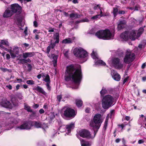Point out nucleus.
<instances>
[{
  "instance_id": "1",
  "label": "nucleus",
  "mask_w": 146,
  "mask_h": 146,
  "mask_svg": "<svg viewBox=\"0 0 146 146\" xmlns=\"http://www.w3.org/2000/svg\"><path fill=\"white\" fill-rule=\"evenodd\" d=\"M82 78V74L80 65L76 67L71 65L67 67L65 80L66 81L70 80L74 83L75 86L72 87V88L76 89L78 88Z\"/></svg>"
},
{
  "instance_id": "2",
  "label": "nucleus",
  "mask_w": 146,
  "mask_h": 146,
  "mask_svg": "<svg viewBox=\"0 0 146 146\" xmlns=\"http://www.w3.org/2000/svg\"><path fill=\"white\" fill-rule=\"evenodd\" d=\"M74 55L78 59L84 60L88 56V53L86 51L80 47H76L73 50Z\"/></svg>"
},
{
  "instance_id": "3",
  "label": "nucleus",
  "mask_w": 146,
  "mask_h": 146,
  "mask_svg": "<svg viewBox=\"0 0 146 146\" xmlns=\"http://www.w3.org/2000/svg\"><path fill=\"white\" fill-rule=\"evenodd\" d=\"M114 98L110 95H107L103 96L102 100V105L103 108L108 109L113 105Z\"/></svg>"
},
{
  "instance_id": "4",
  "label": "nucleus",
  "mask_w": 146,
  "mask_h": 146,
  "mask_svg": "<svg viewBox=\"0 0 146 146\" xmlns=\"http://www.w3.org/2000/svg\"><path fill=\"white\" fill-rule=\"evenodd\" d=\"M61 114L62 116L68 118L73 117L76 115L74 110L68 106H65L62 109Z\"/></svg>"
},
{
  "instance_id": "5",
  "label": "nucleus",
  "mask_w": 146,
  "mask_h": 146,
  "mask_svg": "<svg viewBox=\"0 0 146 146\" xmlns=\"http://www.w3.org/2000/svg\"><path fill=\"white\" fill-rule=\"evenodd\" d=\"M94 121H91L90 123V126L93 129L94 132L98 130L100 128V114H96L93 118Z\"/></svg>"
},
{
  "instance_id": "6",
  "label": "nucleus",
  "mask_w": 146,
  "mask_h": 146,
  "mask_svg": "<svg viewBox=\"0 0 146 146\" xmlns=\"http://www.w3.org/2000/svg\"><path fill=\"white\" fill-rule=\"evenodd\" d=\"M135 58V54L131 52H126L123 58V62L126 64H129L132 62Z\"/></svg>"
},
{
  "instance_id": "7",
  "label": "nucleus",
  "mask_w": 146,
  "mask_h": 146,
  "mask_svg": "<svg viewBox=\"0 0 146 146\" xmlns=\"http://www.w3.org/2000/svg\"><path fill=\"white\" fill-rule=\"evenodd\" d=\"M113 36L109 30L106 29L104 30H101V39L109 40Z\"/></svg>"
},
{
  "instance_id": "8",
  "label": "nucleus",
  "mask_w": 146,
  "mask_h": 146,
  "mask_svg": "<svg viewBox=\"0 0 146 146\" xmlns=\"http://www.w3.org/2000/svg\"><path fill=\"white\" fill-rule=\"evenodd\" d=\"M79 134L81 137L89 139H93L95 135V134L92 135L88 131L85 129L80 130L79 131Z\"/></svg>"
},
{
  "instance_id": "9",
  "label": "nucleus",
  "mask_w": 146,
  "mask_h": 146,
  "mask_svg": "<svg viewBox=\"0 0 146 146\" xmlns=\"http://www.w3.org/2000/svg\"><path fill=\"white\" fill-rule=\"evenodd\" d=\"M32 127L31 123L29 122H25L20 125H17L16 129L19 130L30 129Z\"/></svg>"
},
{
  "instance_id": "10",
  "label": "nucleus",
  "mask_w": 146,
  "mask_h": 146,
  "mask_svg": "<svg viewBox=\"0 0 146 146\" xmlns=\"http://www.w3.org/2000/svg\"><path fill=\"white\" fill-rule=\"evenodd\" d=\"M20 48L17 46H15L13 49L11 48L10 51V53L12 58H14L17 57L19 52Z\"/></svg>"
},
{
  "instance_id": "11",
  "label": "nucleus",
  "mask_w": 146,
  "mask_h": 146,
  "mask_svg": "<svg viewBox=\"0 0 146 146\" xmlns=\"http://www.w3.org/2000/svg\"><path fill=\"white\" fill-rule=\"evenodd\" d=\"M0 104L3 107L6 108H11L13 107L12 104L7 100L6 98H4L2 99Z\"/></svg>"
},
{
  "instance_id": "12",
  "label": "nucleus",
  "mask_w": 146,
  "mask_h": 146,
  "mask_svg": "<svg viewBox=\"0 0 146 146\" xmlns=\"http://www.w3.org/2000/svg\"><path fill=\"white\" fill-rule=\"evenodd\" d=\"M91 56L92 58L95 60L94 65L96 66H100V58L98 57L96 52L93 51L91 54Z\"/></svg>"
},
{
  "instance_id": "13",
  "label": "nucleus",
  "mask_w": 146,
  "mask_h": 146,
  "mask_svg": "<svg viewBox=\"0 0 146 146\" xmlns=\"http://www.w3.org/2000/svg\"><path fill=\"white\" fill-rule=\"evenodd\" d=\"M10 9L14 14L17 12H20L21 8L18 4L15 3L11 5Z\"/></svg>"
},
{
  "instance_id": "14",
  "label": "nucleus",
  "mask_w": 146,
  "mask_h": 146,
  "mask_svg": "<svg viewBox=\"0 0 146 146\" xmlns=\"http://www.w3.org/2000/svg\"><path fill=\"white\" fill-rule=\"evenodd\" d=\"M119 59L117 58H115L113 60V63L114 67L118 69H120L123 67L122 64H119Z\"/></svg>"
},
{
  "instance_id": "15",
  "label": "nucleus",
  "mask_w": 146,
  "mask_h": 146,
  "mask_svg": "<svg viewBox=\"0 0 146 146\" xmlns=\"http://www.w3.org/2000/svg\"><path fill=\"white\" fill-rule=\"evenodd\" d=\"M13 14L10 8H8L4 12L3 17L4 18L9 17H11Z\"/></svg>"
},
{
  "instance_id": "16",
  "label": "nucleus",
  "mask_w": 146,
  "mask_h": 146,
  "mask_svg": "<svg viewBox=\"0 0 146 146\" xmlns=\"http://www.w3.org/2000/svg\"><path fill=\"white\" fill-rule=\"evenodd\" d=\"M120 37L125 41H127L129 39V31H125L121 34Z\"/></svg>"
},
{
  "instance_id": "17",
  "label": "nucleus",
  "mask_w": 146,
  "mask_h": 146,
  "mask_svg": "<svg viewBox=\"0 0 146 146\" xmlns=\"http://www.w3.org/2000/svg\"><path fill=\"white\" fill-rule=\"evenodd\" d=\"M126 21L125 20H122L119 21V24L117 26L118 30H120L124 27L125 25L126 24Z\"/></svg>"
},
{
  "instance_id": "18",
  "label": "nucleus",
  "mask_w": 146,
  "mask_h": 146,
  "mask_svg": "<svg viewBox=\"0 0 146 146\" xmlns=\"http://www.w3.org/2000/svg\"><path fill=\"white\" fill-rule=\"evenodd\" d=\"M74 127V124L71 123L69 124L66 125L65 127L68 132V134L70 133L71 130L73 129Z\"/></svg>"
},
{
  "instance_id": "19",
  "label": "nucleus",
  "mask_w": 146,
  "mask_h": 146,
  "mask_svg": "<svg viewBox=\"0 0 146 146\" xmlns=\"http://www.w3.org/2000/svg\"><path fill=\"white\" fill-rule=\"evenodd\" d=\"M136 35L135 32L133 31H132L130 32H129V38L132 40H135Z\"/></svg>"
},
{
  "instance_id": "20",
  "label": "nucleus",
  "mask_w": 146,
  "mask_h": 146,
  "mask_svg": "<svg viewBox=\"0 0 146 146\" xmlns=\"http://www.w3.org/2000/svg\"><path fill=\"white\" fill-rule=\"evenodd\" d=\"M35 54V53L33 52L23 53V57L24 58H26L28 57L33 56Z\"/></svg>"
},
{
  "instance_id": "21",
  "label": "nucleus",
  "mask_w": 146,
  "mask_h": 146,
  "mask_svg": "<svg viewBox=\"0 0 146 146\" xmlns=\"http://www.w3.org/2000/svg\"><path fill=\"white\" fill-rule=\"evenodd\" d=\"M75 39L74 37L72 38H68L63 40L62 41V43L64 44H69L72 43Z\"/></svg>"
},
{
  "instance_id": "22",
  "label": "nucleus",
  "mask_w": 146,
  "mask_h": 146,
  "mask_svg": "<svg viewBox=\"0 0 146 146\" xmlns=\"http://www.w3.org/2000/svg\"><path fill=\"white\" fill-rule=\"evenodd\" d=\"M33 89L34 90H36L38 92L44 95H46V92L44 91V90L39 86H37L36 87L34 88Z\"/></svg>"
},
{
  "instance_id": "23",
  "label": "nucleus",
  "mask_w": 146,
  "mask_h": 146,
  "mask_svg": "<svg viewBox=\"0 0 146 146\" xmlns=\"http://www.w3.org/2000/svg\"><path fill=\"white\" fill-rule=\"evenodd\" d=\"M113 77L115 80L119 81L120 80L121 77L120 75L116 72L113 74Z\"/></svg>"
},
{
  "instance_id": "24",
  "label": "nucleus",
  "mask_w": 146,
  "mask_h": 146,
  "mask_svg": "<svg viewBox=\"0 0 146 146\" xmlns=\"http://www.w3.org/2000/svg\"><path fill=\"white\" fill-rule=\"evenodd\" d=\"M80 140L82 146H90L91 145V143L90 142L86 141L83 140Z\"/></svg>"
},
{
  "instance_id": "25",
  "label": "nucleus",
  "mask_w": 146,
  "mask_h": 146,
  "mask_svg": "<svg viewBox=\"0 0 146 146\" xmlns=\"http://www.w3.org/2000/svg\"><path fill=\"white\" fill-rule=\"evenodd\" d=\"M53 37L54 39L55 40L54 43H55V44L56 45V44L58 43L59 42V34L58 33H55L53 36Z\"/></svg>"
},
{
  "instance_id": "26",
  "label": "nucleus",
  "mask_w": 146,
  "mask_h": 146,
  "mask_svg": "<svg viewBox=\"0 0 146 146\" xmlns=\"http://www.w3.org/2000/svg\"><path fill=\"white\" fill-rule=\"evenodd\" d=\"M80 16L76 13H72L70 15V17L72 19L79 18Z\"/></svg>"
},
{
  "instance_id": "27",
  "label": "nucleus",
  "mask_w": 146,
  "mask_h": 146,
  "mask_svg": "<svg viewBox=\"0 0 146 146\" xmlns=\"http://www.w3.org/2000/svg\"><path fill=\"white\" fill-rule=\"evenodd\" d=\"M55 46V43H53L51 41V43L50 45L47 47V52L49 53L50 50L51 48H53Z\"/></svg>"
},
{
  "instance_id": "28",
  "label": "nucleus",
  "mask_w": 146,
  "mask_h": 146,
  "mask_svg": "<svg viewBox=\"0 0 146 146\" xmlns=\"http://www.w3.org/2000/svg\"><path fill=\"white\" fill-rule=\"evenodd\" d=\"M52 57L53 58V60L52 62L54 66H55L56 65L57 59L58 57V56L57 55L53 54Z\"/></svg>"
},
{
  "instance_id": "29",
  "label": "nucleus",
  "mask_w": 146,
  "mask_h": 146,
  "mask_svg": "<svg viewBox=\"0 0 146 146\" xmlns=\"http://www.w3.org/2000/svg\"><path fill=\"white\" fill-rule=\"evenodd\" d=\"M44 81L46 82V83H50V77L48 75L46 74L44 76Z\"/></svg>"
},
{
  "instance_id": "30",
  "label": "nucleus",
  "mask_w": 146,
  "mask_h": 146,
  "mask_svg": "<svg viewBox=\"0 0 146 146\" xmlns=\"http://www.w3.org/2000/svg\"><path fill=\"white\" fill-rule=\"evenodd\" d=\"M22 18L21 17H18L17 19V25L20 26L24 25V24L22 23Z\"/></svg>"
},
{
  "instance_id": "31",
  "label": "nucleus",
  "mask_w": 146,
  "mask_h": 146,
  "mask_svg": "<svg viewBox=\"0 0 146 146\" xmlns=\"http://www.w3.org/2000/svg\"><path fill=\"white\" fill-rule=\"evenodd\" d=\"M0 43L1 45H3L7 46H9V43L7 40H3L1 41Z\"/></svg>"
},
{
  "instance_id": "32",
  "label": "nucleus",
  "mask_w": 146,
  "mask_h": 146,
  "mask_svg": "<svg viewBox=\"0 0 146 146\" xmlns=\"http://www.w3.org/2000/svg\"><path fill=\"white\" fill-rule=\"evenodd\" d=\"M108 119L107 118H106L104 122V126L103 128V132L104 131V132H105L106 131L108 125Z\"/></svg>"
},
{
  "instance_id": "33",
  "label": "nucleus",
  "mask_w": 146,
  "mask_h": 146,
  "mask_svg": "<svg viewBox=\"0 0 146 146\" xmlns=\"http://www.w3.org/2000/svg\"><path fill=\"white\" fill-rule=\"evenodd\" d=\"M76 104L78 107H80L82 105V102L81 100H76Z\"/></svg>"
},
{
  "instance_id": "34",
  "label": "nucleus",
  "mask_w": 146,
  "mask_h": 146,
  "mask_svg": "<svg viewBox=\"0 0 146 146\" xmlns=\"http://www.w3.org/2000/svg\"><path fill=\"white\" fill-rule=\"evenodd\" d=\"M108 93L107 90L105 88L103 87L102 90H101V95L103 96L105 94H106Z\"/></svg>"
},
{
  "instance_id": "35",
  "label": "nucleus",
  "mask_w": 146,
  "mask_h": 146,
  "mask_svg": "<svg viewBox=\"0 0 146 146\" xmlns=\"http://www.w3.org/2000/svg\"><path fill=\"white\" fill-rule=\"evenodd\" d=\"M25 110H27L29 112H32V110L31 109V107L27 104H25Z\"/></svg>"
},
{
  "instance_id": "36",
  "label": "nucleus",
  "mask_w": 146,
  "mask_h": 146,
  "mask_svg": "<svg viewBox=\"0 0 146 146\" xmlns=\"http://www.w3.org/2000/svg\"><path fill=\"white\" fill-rule=\"evenodd\" d=\"M41 123L36 122H35L34 124L35 127L37 128H41Z\"/></svg>"
},
{
  "instance_id": "37",
  "label": "nucleus",
  "mask_w": 146,
  "mask_h": 146,
  "mask_svg": "<svg viewBox=\"0 0 146 146\" xmlns=\"http://www.w3.org/2000/svg\"><path fill=\"white\" fill-rule=\"evenodd\" d=\"M118 9L117 8L115 7L113 8V13L114 17L116 16L117 14Z\"/></svg>"
},
{
  "instance_id": "38",
  "label": "nucleus",
  "mask_w": 146,
  "mask_h": 146,
  "mask_svg": "<svg viewBox=\"0 0 146 146\" xmlns=\"http://www.w3.org/2000/svg\"><path fill=\"white\" fill-rule=\"evenodd\" d=\"M100 17V15H98L94 16L91 18V19L92 20H97L98 19H99Z\"/></svg>"
},
{
  "instance_id": "39",
  "label": "nucleus",
  "mask_w": 146,
  "mask_h": 146,
  "mask_svg": "<svg viewBox=\"0 0 146 146\" xmlns=\"http://www.w3.org/2000/svg\"><path fill=\"white\" fill-rule=\"evenodd\" d=\"M89 20L86 18H85L81 20L80 21H77L76 22V23H78L80 22H88Z\"/></svg>"
},
{
  "instance_id": "40",
  "label": "nucleus",
  "mask_w": 146,
  "mask_h": 146,
  "mask_svg": "<svg viewBox=\"0 0 146 146\" xmlns=\"http://www.w3.org/2000/svg\"><path fill=\"white\" fill-rule=\"evenodd\" d=\"M97 30L96 28L92 29L88 32V33L90 34H94V33L95 31H97Z\"/></svg>"
},
{
  "instance_id": "41",
  "label": "nucleus",
  "mask_w": 146,
  "mask_h": 146,
  "mask_svg": "<svg viewBox=\"0 0 146 146\" xmlns=\"http://www.w3.org/2000/svg\"><path fill=\"white\" fill-rule=\"evenodd\" d=\"M12 102L13 106H17L18 105V101L17 100H12Z\"/></svg>"
},
{
  "instance_id": "42",
  "label": "nucleus",
  "mask_w": 146,
  "mask_h": 146,
  "mask_svg": "<svg viewBox=\"0 0 146 146\" xmlns=\"http://www.w3.org/2000/svg\"><path fill=\"white\" fill-rule=\"evenodd\" d=\"M26 83L29 85H33L35 84L34 81L32 80H27L26 82Z\"/></svg>"
},
{
  "instance_id": "43",
  "label": "nucleus",
  "mask_w": 146,
  "mask_h": 146,
  "mask_svg": "<svg viewBox=\"0 0 146 146\" xmlns=\"http://www.w3.org/2000/svg\"><path fill=\"white\" fill-rule=\"evenodd\" d=\"M25 58H22L21 59L19 60V61L18 62L19 64H24L26 63V59H25Z\"/></svg>"
},
{
  "instance_id": "44",
  "label": "nucleus",
  "mask_w": 146,
  "mask_h": 146,
  "mask_svg": "<svg viewBox=\"0 0 146 146\" xmlns=\"http://www.w3.org/2000/svg\"><path fill=\"white\" fill-rule=\"evenodd\" d=\"M41 128H42L44 129H45L48 128V126L46 124H45L44 123H41Z\"/></svg>"
},
{
  "instance_id": "45",
  "label": "nucleus",
  "mask_w": 146,
  "mask_h": 146,
  "mask_svg": "<svg viewBox=\"0 0 146 146\" xmlns=\"http://www.w3.org/2000/svg\"><path fill=\"white\" fill-rule=\"evenodd\" d=\"M95 35L99 39L100 38V31L99 30L97 31L95 34Z\"/></svg>"
},
{
  "instance_id": "46",
  "label": "nucleus",
  "mask_w": 146,
  "mask_h": 146,
  "mask_svg": "<svg viewBox=\"0 0 146 146\" xmlns=\"http://www.w3.org/2000/svg\"><path fill=\"white\" fill-rule=\"evenodd\" d=\"M11 123H12L15 124L18 123V121L17 120L13 118L11 119Z\"/></svg>"
},
{
  "instance_id": "47",
  "label": "nucleus",
  "mask_w": 146,
  "mask_h": 146,
  "mask_svg": "<svg viewBox=\"0 0 146 146\" xmlns=\"http://www.w3.org/2000/svg\"><path fill=\"white\" fill-rule=\"evenodd\" d=\"M11 47H10L9 49H8L7 48H5V47H4L3 46V47H2L1 49H3L5 50L6 51H8V52H9L10 53V51L11 50Z\"/></svg>"
},
{
  "instance_id": "48",
  "label": "nucleus",
  "mask_w": 146,
  "mask_h": 146,
  "mask_svg": "<svg viewBox=\"0 0 146 146\" xmlns=\"http://www.w3.org/2000/svg\"><path fill=\"white\" fill-rule=\"evenodd\" d=\"M23 82V80L21 79H16L15 80L14 82H18L21 83Z\"/></svg>"
},
{
  "instance_id": "49",
  "label": "nucleus",
  "mask_w": 146,
  "mask_h": 146,
  "mask_svg": "<svg viewBox=\"0 0 146 146\" xmlns=\"http://www.w3.org/2000/svg\"><path fill=\"white\" fill-rule=\"evenodd\" d=\"M144 31V29L143 27L140 28L138 30V32L142 34Z\"/></svg>"
},
{
  "instance_id": "50",
  "label": "nucleus",
  "mask_w": 146,
  "mask_h": 146,
  "mask_svg": "<svg viewBox=\"0 0 146 146\" xmlns=\"http://www.w3.org/2000/svg\"><path fill=\"white\" fill-rule=\"evenodd\" d=\"M62 96L61 95H59L57 96V100L59 101V102H60L61 101V100L62 99Z\"/></svg>"
},
{
  "instance_id": "51",
  "label": "nucleus",
  "mask_w": 146,
  "mask_h": 146,
  "mask_svg": "<svg viewBox=\"0 0 146 146\" xmlns=\"http://www.w3.org/2000/svg\"><path fill=\"white\" fill-rule=\"evenodd\" d=\"M50 84V83H48L46 84V85L47 87V88L49 91H50L51 89V87L49 85Z\"/></svg>"
},
{
  "instance_id": "52",
  "label": "nucleus",
  "mask_w": 146,
  "mask_h": 146,
  "mask_svg": "<svg viewBox=\"0 0 146 146\" xmlns=\"http://www.w3.org/2000/svg\"><path fill=\"white\" fill-rule=\"evenodd\" d=\"M129 77L128 76H127L124 79L123 82V84H124L129 79Z\"/></svg>"
},
{
  "instance_id": "53",
  "label": "nucleus",
  "mask_w": 146,
  "mask_h": 146,
  "mask_svg": "<svg viewBox=\"0 0 146 146\" xmlns=\"http://www.w3.org/2000/svg\"><path fill=\"white\" fill-rule=\"evenodd\" d=\"M117 126L119 127H121V128L122 129L124 127V125L123 124H118V125Z\"/></svg>"
},
{
  "instance_id": "54",
  "label": "nucleus",
  "mask_w": 146,
  "mask_h": 146,
  "mask_svg": "<svg viewBox=\"0 0 146 146\" xmlns=\"http://www.w3.org/2000/svg\"><path fill=\"white\" fill-rule=\"evenodd\" d=\"M68 50H67L64 53V55L65 57H68Z\"/></svg>"
},
{
  "instance_id": "55",
  "label": "nucleus",
  "mask_w": 146,
  "mask_h": 146,
  "mask_svg": "<svg viewBox=\"0 0 146 146\" xmlns=\"http://www.w3.org/2000/svg\"><path fill=\"white\" fill-rule=\"evenodd\" d=\"M40 38L39 36L37 34H35V38L36 40H37L38 39Z\"/></svg>"
},
{
  "instance_id": "56",
  "label": "nucleus",
  "mask_w": 146,
  "mask_h": 146,
  "mask_svg": "<svg viewBox=\"0 0 146 146\" xmlns=\"http://www.w3.org/2000/svg\"><path fill=\"white\" fill-rule=\"evenodd\" d=\"M118 13L119 14H124L125 13V12L124 11H119L118 12Z\"/></svg>"
},
{
  "instance_id": "57",
  "label": "nucleus",
  "mask_w": 146,
  "mask_h": 146,
  "mask_svg": "<svg viewBox=\"0 0 146 146\" xmlns=\"http://www.w3.org/2000/svg\"><path fill=\"white\" fill-rule=\"evenodd\" d=\"M33 25L35 27H37L38 26L37 23L36 21H34Z\"/></svg>"
},
{
  "instance_id": "58",
  "label": "nucleus",
  "mask_w": 146,
  "mask_h": 146,
  "mask_svg": "<svg viewBox=\"0 0 146 146\" xmlns=\"http://www.w3.org/2000/svg\"><path fill=\"white\" fill-rule=\"evenodd\" d=\"M144 142V141L143 140L140 139L138 141V143L139 144L142 143Z\"/></svg>"
},
{
  "instance_id": "59",
  "label": "nucleus",
  "mask_w": 146,
  "mask_h": 146,
  "mask_svg": "<svg viewBox=\"0 0 146 146\" xmlns=\"http://www.w3.org/2000/svg\"><path fill=\"white\" fill-rule=\"evenodd\" d=\"M6 87L10 90L12 89V86L10 85H8L6 86Z\"/></svg>"
},
{
  "instance_id": "60",
  "label": "nucleus",
  "mask_w": 146,
  "mask_h": 146,
  "mask_svg": "<svg viewBox=\"0 0 146 146\" xmlns=\"http://www.w3.org/2000/svg\"><path fill=\"white\" fill-rule=\"evenodd\" d=\"M39 113L40 114L44 113V111L42 109H41L39 111Z\"/></svg>"
},
{
  "instance_id": "61",
  "label": "nucleus",
  "mask_w": 146,
  "mask_h": 146,
  "mask_svg": "<svg viewBox=\"0 0 146 146\" xmlns=\"http://www.w3.org/2000/svg\"><path fill=\"white\" fill-rule=\"evenodd\" d=\"M146 66V64L145 63H143L141 66V68L142 69H144Z\"/></svg>"
},
{
  "instance_id": "62",
  "label": "nucleus",
  "mask_w": 146,
  "mask_h": 146,
  "mask_svg": "<svg viewBox=\"0 0 146 146\" xmlns=\"http://www.w3.org/2000/svg\"><path fill=\"white\" fill-rule=\"evenodd\" d=\"M121 141V139L119 138H117L115 140V142L116 143H118Z\"/></svg>"
},
{
  "instance_id": "63",
  "label": "nucleus",
  "mask_w": 146,
  "mask_h": 146,
  "mask_svg": "<svg viewBox=\"0 0 146 146\" xmlns=\"http://www.w3.org/2000/svg\"><path fill=\"white\" fill-rule=\"evenodd\" d=\"M90 108H86L85 110V111H86V112L87 113H89V112L90 111Z\"/></svg>"
},
{
  "instance_id": "64",
  "label": "nucleus",
  "mask_w": 146,
  "mask_h": 146,
  "mask_svg": "<svg viewBox=\"0 0 146 146\" xmlns=\"http://www.w3.org/2000/svg\"><path fill=\"white\" fill-rule=\"evenodd\" d=\"M130 117L129 116H126L125 117V119L127 121H129L130 119Z\"/></svg>"
}]
</instances>
